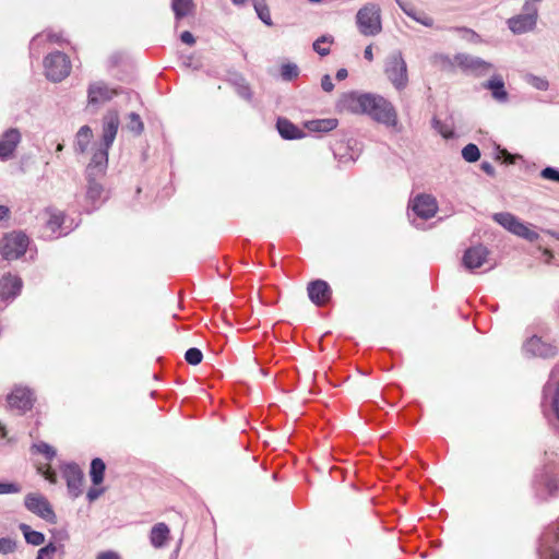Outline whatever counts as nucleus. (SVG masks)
<instances>
[{
  "label": "nucleus",
  "mask_w": 559,
  "mask_h": 559,
  "mask_svg": "<svg viewBox=\"0 0 559 559\" xmlns=\"http://www.w3.org/2000/svg\"><path fill=\"white\" fill-rule=\"evenodd\" d=\"M341 109L362 114L388 127L397 124V114L393 105L384 97L371 93L349 92L342 95L338 102Z\"/></svg>",
  "instance_id": "obj_1"
},
{
  "label": "nucleus",
  "mask_w": 559,
  "mask_h": 559,
  "mask_svg": "<svg viewBox=\"0 0 559 559\" xmlns=\"http://www.w3.org/2000/svg\"><path fill=\"white\" fill-rule=\"evenodd\" d=\"M108 164L105 152H94L91 162L86 167L87 191L86 198L93 204V209H97V202L102 200L104 188L97 181L98 178L106 174Z\"/></svg>",
  "instance_id": "obj_2"
},
{
  "label": "nucleus",
  "mask_w": 559,
  "mask_h": 559,
  "mask_svg": "<svg viewBox=\"0 0 559 559\" xmlns=\"http://www.w3.org/2000/svg\"><path fill=\"white\" fill-rule=\"evenodd\" d=\"M540 407L546 418L552 416L559 420V362L552 368L543 388Z\"/></svg>",
  "instance_id": "obj_3"
},
{
  "label": "nucleus",
  "mask_w": 559,
  "mask_h": 559,
  "mask_svg": "<svg viewBox=\"0 0 559 559\" xmlns=\"http://www.w3.org/2000/svg\"><path fill=\"white\" fill-rule=\"evenodd\" d=\"M356 24L364 36H376L381 29V10L376 3H367L356 14Z\"/></svg>",
  "instance_id": "obj_4"
},
{
  "label": "nucleus",
  "mask_w": 559,
  "mask_h": 559,
  "mask_svg": "<svg viewBox=\"0 0 559 559\" xmlns=\"http://www.w3.org/2000/svg\"><path fill=\"white\" fill-rule=\"evenodd\" d=\"M384 73L393 86L402 91L408 83L407 64L400 50L391 52L384 63Z\"/></svg>",
  "instance_id": "obj_5"
},
{
  "label": "nucleus",
  "mask_w": 559,
  "mask_h": 559,
  "mask_svg": "<svg viewBox=\"0 0 559 559\" xmlns=\"http://www.w3.org/2000/svg\"><path fill=\"white\" fill-rule=\"evenodd\" d=\"M493 221L501 225L503 228L509 230L510 233L527 240L531 242L537 241L539 235L530 229L527 225H525L522 221H520L515 215L509 212H500L496 213L492 216Z\"/></svg>",
  "instance_id": "obj_6"
},
{
  "label": "nucleus",
  "mask_w": 559,
  "mask_h": 559,
  "mask_svg": "<svg viewBox=\"0 0 559 559\" xmlns=\"http://www.w3.org/2000/svg\"><path fill=\"white\" fill-rule=\"evenodd\" d=\"M28 243L29 239L24 233L12 231L0 240V252L5 260H16L25 253Z\"/></svg>",
  "instance_id": "obj_7"
},
{
  "label": "nucleus",
  "mask_w": 559,
  "mask_h": 559,
  "mask_svg": "<svg viewBox=\"0 0 559 559\" xmlns=\"http://www.w3.org/2000/svg\"><path fill=\"white\" fill-rule=\"evenodd\" d=\"M523 354L530 358L552 359L558 355V346L538 335H532L522 345Z\"/></svg>",
  "instance_id": "obj_8"
},
{
  "label": "nucleus",
  "mask_w": 559,
  "mask_h": 559,
  "mask_svg": "<svg viewBox=\"0 0 559 559\" xmlns=\"http://www.w3.org/2000/svg\"><path fill=\"white\" fill-rule=\"evenodd\" d=\"M44 67L48 80L60 82L69 75L71 62L66 53L55 51L45 58Z\"/></svg>",
  "instance_id": "obj_9"
},
{
  "label": "nucleus",
  "mask_w": 559,
  "mask_h": 559,
  "mask_svg": "<svg viewBox=\"0 0 559 559\" xmlns=\"http://www.w3.org/2000/svg\"><path fill=\"white\" fill-rule=\"evenodd\" d=\"M539 559H559V522L548 525L539 538Z\"/></svg>",
  "instance_id": "obj_10"
},
{
  "label": "nucleus",
  "mask_w": 559,
  "mask_h": 559,
  "mask_svg": "<svg viewBox=\"0 0 559 559\" xmlns=\"http://www.w3.org/2000/svg\"><path fill=\"white\" fill-rule=\"evenodd\" d=\"M538 17V9L536 5L524 3L522 13L514 15L508 20V27L513 34H524L533 31L536 26Z\"/></svg>",
  "instance_id": "obj_11"
},
{
  "label": "nucleus",
  "mask_w": 559,
  "mask_h": 559,
  "mask_svg": "<svg viewBox=\"0 0 559 559\" xmlns=\"http://www.w3.org/2000/svg\"><path fill=\"white\" fill-rule=\"evenodd\" d=\"M25 508L50 524L57 523V515L48 499L40 493H27L24 498Z\"/></svg>",
  "instance_id": "obj_12"
},
{
  "label": "nucleus",
  "mask_w": 559,
  "mask_h": 559,
  "mask_svg": "<svg viewBox=\"0 0 559 559\" xmlns=\"http://www.w3.org/2000/svg\"><path fill=\"white\" fill-rule=\"evenodd\" d=\"M454 60L465 73L474 76H485L493 69V66L490 62L467 53H457L455 55Z\"/></svg>",
  "instance_id": "obj_13"
},
{
  "label": "nucleus",
  "mask_w": 559,
  "mask_h": 559,
  "mask_svg": "<svg viewBox=\"0 0 559 559\" xmlns=\"http://www.w3.org/2000/svg\"><path fill=\"white\" fill-rule=\"evenodd\" d=\"M61 474L67 483L68 493L75 499L83 492L84 473L76 463H66L61 466Z\"/></svg>",
  "instance_id": "obj_14"
},
{
  "label": "nucleus",
  "mask_w": 559,
  "mask_h": 559,
  "mask_svg": "<svg viewBox=\"0 0 559 559\" xmlns=\"http://www.w3.org/2000/svg\"><path fill=\"white\" fill-rule=\"evenodd\" d=\"M122 93V88L110 87L104 81L93 82L87 88V100L91 106H99L109 100L115 96Z\"/></svg>",
  "instance_id": "obj_15"
},
{
  "label": "nucleus",
  "mask_w": 559,
  "mask_h": 559,
  "mask_svg": "<svg viewBox=\"0 0 559 559\" xmlns=\"http://www.w3.org/2000/svg\"><path fill=\"white\" fill-rule=\"evenodd\" d=\"M119 114L117 110H108L103 117V135L102 145L95 152H105L108 156V151L111 147L119 128Z\"/></svg>",
  "instance_id": "obj_16"
},
{
  "label": "nucleus",
  "mask_w": 559,
  "mask_h": 559,
  "mask_svg": "<svg viewBox=\"0 0 559 559\" xmlns=\"http://www.w3.org/2000/svg\"><path fill=\"white\" fill-rule=\"evenodd\" d=\"M22 140L21 132L16 128H10L0 136V160L13 157L14 152Z\"/></svg>",
  "instance_id": "obj_17"
},
{
  "label": "nucleus",
  "mask_w": 559,
  "mask_h": 559,
  "mask_svg": "<svg viewBox=\"0 0 559 559\" xmlns=\"http://www.w3.org/2000/svg\"><path fill=\"white\" fill-rule=\"evenodd\" d=\"M412 211L423 219L433 217L438 211L437 201L429 194H419L412 202Z\"/></svg>",
  "instance_id": "obj_18"
},
{
  "label": "nucleus",
  "mask_w": 559,
  "mask_h": 559,
  "mask_svg": "<svg viewBox=\"0 0 559 559\" xmlns=\"http://www.w3.org/2000/svg\"><path fill=\"white\" fill-rule=\"evenodd\" d=\"M33 392L24 386H15L8 395V404L11 408H15L22 413L33 407Z\"/></svg>",
  "instance_id": "obj_19"
},
{
  "label": "nucleus",
  "mask_w": 559,
  "mask_h": 559,
  "mask_svg": "<svg viewBox=\"0 0 559 559\" xmlns=\"http://www.w3.org/2000/svg\"><path fill=\"white\" fill-rule=\"evenodd\" d=\"M46 214L48 219L46 222L45 231L49 238H59L67 235L69 231L63 228L64 214L56 209H47Z\"/></svg>",
  "instance_id": "obj_20"
},
{
  "label": "nucleus",
  "mask_w": 559,
  "mask_h": 559,
  "mask_svg": "<svg viewBox=\"0 0 559 559\" xmlns=\"http://www.w3.org/2000/svg\"><path fill=\"white\" fill-rule=\"evenodd\" d=\"M309 299L317 306L325 305L332 296L330 285L323 280H316L307 287Z\"/></svg>",
  "instance_id": "obj_21"
},
{
  "label": "nucleus",
  "mask_w": 559,
  "mask_h": 559,
  "mask_svg": "<svg viewBox=\"0 0 559 559\" xmlns=\"http://www.w3.org/2000/svg\"><path fill=\"white\" fill-rule=\"evenodd\" d=\"M488 253L487 248L481 245L471 247L464 252L463 265L469 271L479 269L486 262Z\"/></svg>",
  "instance_id": "obj_22"
},
{
  "label": "nucleus",
  "mask_w": 559,
  "mask_h": 559,
  "mask_svg": "<svg viewBox=\"0 0 559 559\" xmlns=\"http://www.w3.org/2000/svg\"><path fill=\"white\" fill-rule=\"evenodd\" d=\"M22 289V280L10 273L0 278V298L2 300L14 299Z\"/></svg>",
  "instance_id": "obj_23"
},
{
  "label": "nucleus",
  "mask_w": 559,
  "mask_h": 559,
  "mask_svg": "<svg viewBox=\"0 0 559 559\" xmlns=\"http://www.w3.org/2000/svg\"><path fill=\"white\" fill-rule=\"evenodd\" d=\"M484 88L491 92L492 97L499 103L508 100V92L504 87V82L501 75H492L487 82L483 84Z\"/></svg>",
  "instance_id": "obj_24"
},
{
  "label": "nucleus",
  "mask_w": 559,
  "mask_h": 559,
  "mask_svg": "<svg viewBox=\"0 0 559 559\" xmlns=\"http://www.w3.org/2000/svg\"><path fill=\"white\" fill-rule=\"evenodd\" d=\"M170 536L169 527L160 522L155 524L150 532V542L154 548H163L166 546Z\"/></svg>",
  "instance_id": "obj_25"
},
{
  "label": "nucleus",
  "mask_w": 559,
  "mask_h": 559,
  "mask_svg": "<svg viewBox=\"0 0 559 559\" xmlns=\"http://www.w3.org/2000/svg\"><path fill=\"white\" fill-rule=\"evenodd\" d=\"M276 128L281 136L286 140H296L305 135L297 126H295L286 118H278Z\"/></svg>",
  "instance_id": "obj_26"
},
{
  "label": "nucleus",
  "mask_w": 559,
  "mask_h": 559,
  "mask_svg": "<svg viewBox=\"0 0 559 559\" xmlns=\"http://www.w3.org/2000/svg\"><path fill=\"white\" fill-rule=\"evenodd\" d=\"M92 136V129L88 126L81 127L75 135L74 151L79 154L85 153Z\"/></svg>",
  "instance_id": "obj_27"
},
{
  "label": "nucleus",
  "mask_w": 559,
  "mask_h": 559,
  "mask_svg": "<svg viewBox=\"0 0 559 559\" xmlns=\"http://www.w3.org/2000/svg\"><path fill=\"white\" fill-rule=\"evenodd\" d=\"M337 119L329 118V119H317L309 121L306 126L311 132H329L334 130L337 127Z\"/></svg>",
  "instance_id": "obj_28"
},
{
  "label": "nucleus",
  "mask_w": 559,
  "mask_h": 559,
  "mask_svg": "<svg viewBox=\"0 0 559 559\" xmlns=\"http://www.w3.org/2000/svg\"><path fill=\"white\" fill-rule=\"evenodd\" d=\"M19 530L23 533V536L27 544L33 546H40L45 543V535L38 531L32 530L26 523H21Z\"/></svg>",
  "instance_id": "obj_29"
},
{
  "label": "nucleus",
  "mask_w": 559,
  "mask_h": 559,
  "mask_svg": "<svg viewBox=\"0 0 559 559\" xmlns=\"http://www.w3.org/2000/svg\"><path fill=\"white\" fill-rule=\"evenodd\" d=\"M106 465L99 457L93 459L91 462L90 476L94 485H99L104 480Z\"/></svg>",
  "instance_id": "obj_30"
},
{
  "label": "nucleus",
  "mask_w": 559,
  "mask_h": 559,
  "mask_svg": "<svg viewBox=\"0 0 559 559\" xmlns=\"http://www.w3.org/2000/svg\"><path fill=\"white\" fill-rule=\"evenodd\" d=\"M193 8V0H171V9L176 20H180L189 15Z\"/></svg>",
  "instance_id": "obj_31"
},
{
  "label": "nucleus",
  "mask_w": 559,
  "mask_h": 559,
  "mask_svg": "<svg viewBox=\"0 0 559 559\" xmlns=\"http://www.w3.org/2000/svg\"><path fill=\"white\" fill-rule=\"evenodd\" d=\"M56 554L62 557L64 555V546L62 544L56 545L50 542L38 550L36 559H53Z\"/></svg>",
  "instance_id": "obj_32"
},
{
  "label": "nucleus",
  "mask_w": 559,
  "mask_h": 559,
  "mask_svg": "<svg viewBox=\"0 0 559 559\" xmlns=\"http://www.w3.org/2000/svg\"><path fill=\"white\" fill-rule=\"evenodd\" d=\"M254 10L259 19L267 26L273 24L271 13L264 0H253Z\"/></svg>",
  "instance_id": "obj_33"
},
{
  "label": "nucleus",
  "mask_w": 559,
  "mask_h": 559,
  "mask_svg": "<svg viewBox=\"0 0 559 559\" xmlns=\"http://www.w3.org/2000/svg\"><path fill=\"white\" fill-rule=\"evenodd\" d=\"M127 118L128 130L134 133L135 135H140L144 130V124L141 117L135 112H130Z\"/></svg>",
  "instance_id": "obj_34"
},
{
  "label": "nucleus",
  "mask_w": 559,
  "mask_h": 559,
  "mask_svg": "<svg viewBox=\"0 0 559 559\" xmlns=\"http://www.w3.org/2000/svg\"><path fill=\"white\" fill-rule=\"evenodd\" d=\"M540 484H543L548 491L549 495H555L559 489V483L556 477L549 474V472H545L544 475L540 476Z\"/></svg>",
  "instance_id": "obj_35"
},
{
  "label": "nucleus",
  "mask_w": 559,
  "mask_h": 559,
  "mask_svg": "<svg viewBox=\"0 0 559 559\" xmlns=\"http://www.w3.org/2000/svg\"><path fill=\"white\" fill-rule=\"evenodd\" d=\"M462 157L468 163H475L480 157V151L476 144L469 143L463 147Z\"/></svg>",
  "instance_id": "obj_36"
},
{
  "label": "nucleus",
  "mask_w": 559,
  "mask_h": 559,
  "mask_svg": "<svg viewBox=\"0 0 559 559\" xmlns=\"http://www.w3.org/2000/svg\"><path fill=\"white\" fill-rule=\"evenodd\" d=\"M333 41V38L331 36H328V35H323L321 37H319L312 45L313 47V50L319 53L320 56H326L330 53V48L329 47H325L323 46V44H330Z\"/></svg>",
  "instance_id": "obj_37"
},
{
  "label": "nucleus",
  "mask_w": 559,
  "mask_h": 559,
  "mask_svg": "<svg viewBox=\"0 0 559 559\" xmlns=\"http://www.w3.org/2000/svg\"><path fill=\"white\" fill-rule=\"evenodd\" d=\"M299 74V68L295 63H285L281 68V76L285 81H292Z\"/></svg>",
  "instance_id": "obj_38"
},
{
  "label": "nucleus",
  "mask_w": 559,
  "mask_h": 559,
  "mask_svg": "<svg viewBox=\"0 0 559 559\" xmlns=\"http://www.w3.org/2000/svg\"><path fill=\"white\" fill-rule=\"evenodd\" d=\"M526 82L538 91H547L549 87V82L546 78L537 76L534 74H528L526 76Z\"/></svg>",
  "instance_id": "obj_39"
},
{
  "label": "nucleus",
  "mask_w": 559,
  "mask_h": 559,
  "mask_svg": "<svg viewBox=\"0 0 559 559\" xmlns=\"http://www.w3.org/2000/svg\"><path fill=\"white\" fill-rule=\"evenodd\" d=\"M203 354L197 347L189 348L185 354V359L188 364L197 366L202 361Z\"/></svg>",
  "instance_id": "obj_40"
},
{
  "label": "nucleus",
  "mask_w": 559,
  "mask_h": 559,
  "mask_svg": "<svg viewBox=\"0 0 559 559\" xmlns=\"http://www.w3.org/2000/svg\"><path fill=\"white\" fill-rule=\"evenodd\" d=\"M432 128L437 130L443 138L448 139L453 136V130L438 118L433 117Z\"/></svg>",
  "instance_id": "obj_41"
},
{
  "label": "nucleus",
  "mask_w": 559,
  "mask_h": 559,
  "mask_svg": "<svg viewBox=\"0 0 559 559\" xmlns=\"http://www.w3.org/2000/svg\"><path fill=\"white\" fill-rule=\"evenodd\" d=\"M16 543L8 537L0 538V554L8 555L15 550Z\"/></svg>",
  "instance_id": "obj_42"
},
{
  "label": "nucleus",
  "mask_w": 559,
  "mask_h": 559,
  "mask_svg": "<svg viewBox=\"0 0 559 559\" xmlns=\"http://www.w3.org/2000/svg\"><path fill=\"white\" fill-rule=\"evenodd\" d=\"M37 452L44 454L46 459L51 460L56 455L55 449L46 442L34 444Z\"/></svg>",
  "instance_id": "obj_43"
},
{
  "label": "nucleus",
  "mask_w": 559,
  "mask_h": 559,
  "mask_svg": "<svg viewBox=\"0 0 559 559\" xmlns=\"http://www.w3.org/2000/svg\"><path fill=\"white\" fill-rule=\"evenodd\" d=\"M22 487L17 483H0V495L19 493Z\"/></svg>",
  "instance_id": "obj_44"
},
{
  "label": "nucleus",
  "mask_w": 559,
  "mask_h": 559,
  "mask_svg": "<svg viewBox=\"0 0 559 559\" xmlns=\"http://www.w3.org/2000/svg\"><path fill=\"white\" fill-rule=\"evenodd\" d=\"M540 176L544 179L559 182V169L557 168L548 166L542 170Z\"/></svg>",
  "instance_id": "obj_45"
},
{
  "label": "nucleus",
  "mask_w": 559,
  "mask_h": 559,
  "mask_svg": "<svg viewBox=\"0 0 559 559\" xmlns=\"http://www.w3.org/2000/svg\"><path fill=\"white\" fill-rule=\"evenodd\" d=\"M412 19L418 23H420L421 25L426 26V27H432L433 26V19L430 17L429 15L425 14V13H418L416 10H415V15L412 16Z\"/></svg>",
  "instance_id": "obj_46"
},
{
  "label": "nucleus",
  "mask_w": 559,
  "mask_h": 559,
  "mask_svg": "<svg viewBox=\"0 0 559 559\" xmlns=\"http://www.w3.org/2000/svg\"><path fill=\"white\" fill-rule=\"evenodd\" d=\"M321 87H322V90L324 92H328V93L333 91L334 84H333V82L331 80V76L329 74H325V75L322 76V79H321Z\"/></svg>",
  "instance_id": "obj_47"
},
{
  "label": "nucleus",
  "mask_w": 559,
  "mask_h": 559,
  "mask_svg": "<svg viewBox=\"0 0 559 559\" xmlns=\"http://www.w3.org/2000/svg\"><path fill=\"white\" fill-rule=\"evenodd\" d=\"M396 3L399 4V7L401 8V10L412 19V16L415 15V9L408 4V3H405L403 2L402 0H395Z\"/></svg>",
  "instance_id": "obj_48"
},
{
  "label": "nucleus",
  "mask_w": 559,
  "mask_h": 559,
  "mask_svg": "<svg viewBox=\"0 0 559 559\" xmlns=\"http://www.w3.org/2000/svg\"><path fill=\"white\" fill-rule=\"evenodd\" d=\"M449 31L455 32L459 35H461L462 37L476 36V33L474 31H472L467 27H464V26L451 27V28H449Z\"/></svg>",
  "instance_id": "obj_49"
},
{
  "label": "nucleus",
  "mask_w": 559,
  "mask_h": 559,
  "mask_svg": "<svg viewBox=\"0 0 559 559\" xmlns=\"http://www.w3.org/2000/svg\"><path fill=\"white\" fill-rule=\"evenodd\" d=\"M104 492V489H98V488H91L87 493H86V498L90 502H93L95 501L96 499H98Z\"/></svg>",
  "instance_id": "obj_50"
},
{
  "label": "nucleus",
  "mask_w": 559,
  "mask_h": 559,
  "mask_svg": "<svg viewBox=\"0 0 559 559\" xmlns=\"http://www.w3.org/2000/svg\"><path fill=\"white\" fill-rule=\"evenodd\" d=\"M180 39L182 43H185L189 46H192L195 43V38H194L193 34L190 33L189 31L182 32L180 35Z\"/></svg>",
  "instance_id": "obj_51"
},
{
  "label": "nucleus",
  "mask_w": 559,
  "mask_h": 559,
  "mask_svg": "<svg viewBox=\"0 0 559 559\" xmlns=\"http://www.w3.org/2000/svg\"><path fill=\"white\" fill-rule=\"evenodd\" d=\"M480 168L490 177H493L496 175L495 167L489 162H483Z\"/></svg>",
  "instance_id": "obj_52"
},
{
  "label": "nucleus",
  "mask_w": 559,
  "mask_h": 559,
  "mask_svg": "<svg viewBox=\"0 0 559 559\" xmlns=\"http://www.w3.org/2000/svg\"><path fill=\"white\" fill-rule=\"evenodd\" d=\"M96 559H120V556L115 551L108 550V551L98 554Z\"/></svg>",
  "instance_id": "obj_53"
},
{
  "label": "nucleus",
  "mask_w": 559,
  "mask_h": 559,
  "mask_svg": "<svg viewBox=\"0 0 559 559\" xmlns=\"http://www.w3.org/2000/svg\"><path fill=\"white\" fill-rule=\"evenodd\" d=\"M348 75V72L346 69L342 68V69H338L337 72H336V80L338 81H342V80H345Z\"/></svg>",
  "instance_id": "obj_54"
},
{
  "label": "nucleus",
  "mask_w": 559,
  "mask_h": 559,
  "mask_svg": "<svg viewBox=\"0 0 559 559\" xmlns=\"http://www.w3.org/2000/svg\"><path fill=\"white\" fill-rule=\"evenodd\" d=\"M364 57H365V59H367L368 61H372V60H373V53H372V47H371V45H369V46H367V47L365 48Z\"/></svg>",
  "instance_id": "obj_55"
},
{
  "label": "nucleus",
  "mask_w": 559,
  "mask_h": 559,
  "mask_svg": "<svg viewBox=\"0 0 559 559\" xmlns=\"http://www.w3.org/2000/svg\"><path fill=\"white\" fill-rule=\"evenodd\" d=\"M10 210L4 205H0V222L9 217Z\"/></svg>",
  "instance_id": "obj_56"
},
{
  "label": "nucleus",
  "mask_w": 559,
  "mask_h": 559,
  "mask_svg": "<svg viewBox=\"0 0 559 559\" xmlns=\"http://www.w3.org/2000/svg\"><path fill=\"white\" fill-rule=\"evenodd\" d=\"M240 95H241L242 97L248 98V99L251 97V93H250V91H249V88H248V87H243V88H241V91H240Z\"/></svg>",
  "instance_id": "obj_57"
},
{
  "label": "nucleus",
  "mask_w": 559,
  "mask_h": 559,
  "mask_svg": "<svg viewBox=\"0 0 559 559\" xmlns=\"http://www.w3.org/2000/svg\"><path fill=\"white\" fill-rule=\"evenodd\" d=\"M544 255L547 258V262H549L552 259V257H554L551 251L548 250V249L544 250Z\"/></svg>",
  "instance_id": "obj_58"
},
{
  "label": "nucleus",
  "mask_w": 559,
  "mask_h": 559,
  "mask_svg": "<svg viewBox=\"0 0 559 559\" xmlns=\"http://www.w3.org/2000/svg\"><path fill=\"white\" fill-rule=\"evenodd\" d=\"M48 38L52 41H57L59 43L60 41V36L59 35H56V34H50L48 35Z\"/></svg>",
  "instance_id": "obj_59"
},
{
  "label": "nucleus",
  "mask_w": 559,
  "mask_h": 559,
  "mask_svg": "<svg viewBox=\"0 0 559 559\" xmlns=\"http://www.w3.org/2000/svg\"><path fill=\"white\" fill-rule=\"evenodd\" d=\"M546 234L550 235L551 237L556 238L558 240V234L557 231H554V230H546L545 231Z\"/></svg>",
  "instance_id": "obj_60"
},
{
  "label": "nucleus",
  "mask_w": 559,
  "mask_h": 559,
  "mask_svg": "<svg viewBox=\"0 0 559 559\" xmlns=\"http://www.w3.org/2000/svg\"><path fill=\"white\" fill-rule=\"evenodd\" d=\"M247 0H231V2L235 4V5H242L246 3Z\"/></svg>",
  "instance_id": "obj_61"
},
{
  "label": "nucleus",
  "mask_w": 559,
  "mask_h": 559,
  "mask_svg": "<svg viewBox=\"0 0 559 559\" xmlns=\"http://www.w3.org/2000/svg\"><path fill=\"white\" fill-rule=\"evenodd\" d=\"M542 1H543V0H525V2H524V3H528V2H530V4H531V5H536V3H539V2H542Z\"/></svg>",
  "instance_id": "obj_62"
},
{
  "label": "nucleus",
  "mask_w": 559,
  "mask_h": 559,
  "mask_svg": "<svg viewBox=\"0 0 559 559\" xmlns=\"http://www.w3.org/2000/svg\"><path fill=\"white\" fill-rule=\"evenodd\" d=\"M47 479L50 481V483H56V475H51V476H47Z\"/></svg>",
  "instance_id": "obj_63"
},
{
  "label": "nucleus",
  "mask_w": 559,
  "mask_h": 559,
  "mask_svg": "<svg viewBox=\"0 0 559 559\" xmlns=\"http://www.w3.org/2000/svg\"><path fill=\"white\" fill-rule=\"evenodd\" d=\"M63 150V144L62 143H59L56 147V151L57 152H61Z\"/></svg>",
  "instance_id": "obj_64"
}]
</instances>
